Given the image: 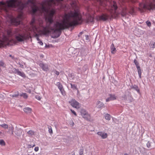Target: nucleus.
I'll list each match as a JSON object with an SVG mask.
<instances>
[{"instance_id":"obj_33","label":"nucleus","mask_w":155,"mask_h":155,"mask_svg":"<svg viewBox=\"0 0 155 155\" xmlns=\"http://www.w3.org/2000/svg\"><path fill=\"white\" fill-rule=\"evenodd\" d=\"M71 111V112H72V113L76 116H77V114L73 110H72V109H71L70 110Z\"/></svg>"},{"instance_id":"obj_24","label":"nucleus","mask_w":155,"mask_h":155,"mask_svg":"<svg viewBox=\"0 0 155 155\" xmlns=\"http://www.w3.org/2000/svg\"><path fill=\"white\" fill-rule=\"evenodd\" d=\"M48 129L49 132L50 134H52L53 133V131L51 127L50 126H48Z\"/></svg>"},{"instance_id":"obj_40","label":"nucleus","mask_w":155,"mask_h":155,"mask_svg":"<svg viewBox=\"0 0 155 155\" xmlns=\"http://www.w3.org/2000/svg\"><path fill=\"white\" fill-rule=\"evenodd\" d=\"M57 75H58L59 74V71H58L56 70L54 72Z\"/></svg>"},{"instance_id":"obj_38","label":"nucleus","mask_w":155,"mask_h":155,"mask_svg":"<svg viewBox=\"0 0 155 155\" xmlns=\"http://www.w3.org/2000/svg\"><path fill=\"white\" fill-rule=\"evenodd\" d=\"M35 150L36 152L38 151L39 150V148L38 147H35L34 149Z\"/></svg>"},{"instance_id":"obj_23","label":"nucleus","mask_w":155,"mask_h":155,"mask_svg":"<svg viewBox=\"0 0 155 155\" xmlns=\"http://www.w3.org/2000/svg\"><path fill=\"white\" fill-rule=\"evenodd\" d=\"M71 88L73 89H75L77 90V86L76 84H71Z\"/></svg>"},{"instance_id":"obj_59","label":"nucleus","mask_w":155,"mask_h":155,"mask_svg":"<svg viewBox=\"0 0 155 155\" xmlns=\"http://www.w3.org/2000/svg\"><path fill=\"white\" fill-rule=\"evenodd\" d=\"M2 133V132H0V134Z\"/></svg>"},{"instance_id":"obj_36","label":"nucleus","mask_w":155,"mask_h":155,"mask_svg":"<svg viewBox=\"0 0 155 155\" xmlns=\"http://www.w3.org/2000/svg\"><path fill=\"white\" fill-rule=\"evenodd\" d=\"M35 97L36 99H37L38 100H40L41 99L40 97L38 95L36 96Z\"/></svg>"},{"instance_id":"obj_53","label":"nucleus","mask_w":155,"mask_h":155,"mask_svg":"<svg viewBox=\"0 0 155 155\" xmlns=\"http://www.w3.org/2000/svg\"><path fill=\"white\" fill-rule=\"evenodd\" d=\"M28 92L29 93H31V91L30 90L29 91H28Z\"/></svg>"},{"instance_id":"obj_13","label":"nucleus","mask_w":155,"mask_h":155,"mask_svg":"<svg viewBox=\"0 0 155 155\" xmlns=\"http://www.w3.org/2000/svg\"><path fill=\"white\" fill-rule=\"evenodd\" d=\"M97 107L98 108L104 107V104L100 101H98L97 104Z\"/></svg>"},{"instance_id":"obj_16","label":"nucleus","mask_w":155,"mask_h":155,"mask_svg":"<svg viewBox=\"0 0 155 155\" xmlns=\"http://www.w3.org/2000/svg\"><path fill=\"white\" fill-rule=\"evenodd\" d=\"M110 48L111 53L113 54H114L115 53L114 51H115L116 48L114 47V45L113 43L111 45Z\"/></svg>"},{"instance_id":"obj_20","label":"nucleus","mask_w":155,"mask_h":155,"mask_svg":"<svg viewBox=\"0 0 155 155\" xmlns=\"http://www.w3.org/2000/svg\"><path fill=\"white\" fill-rule=\"evenodd\" d=\"M20 96L22 97L25 99H27L28 97V96L27 94L26 93H22L20 95Z\"/></svg>"},{"instance_id":"obj_8","label":"nucleus","mask_w":155,"mask_h":155,"mask_svg":"<svg viewBox=\"0 0 155 155\" xmlns=\"http://www.w3.org/2000/svg\"><path fill=\"white\" fill-rule=\"evenodd\" d=\"M80 113L82 117L86 120L90 121L91 119L90 114L84 109H82L80 111Z\"/></svg>"},{"instance_id":"obj_45","label":"nucleus","mask_w":155,"mask_h":155,"mask_svg":"<svg viewBox=\"0 0 155 155\" xmlns=\"http://www.w3.org/2000/svg\"><path fill=\"white\" fill-rule=\"evenodd\" d=\"M9 56L11 57L12 59L15 60L16 59L15 58L14 56H12L11 55H10Z\"/></svg>"},{"instance_id":"obj_58","label":"nucleus","mask_w":155,"mask_h":155,"mask_svg":"<svg viewBox=\"0 0 155 155\" xmlns=\"http://www.w3.org/2000/svg\"><path fill=\"white\" fill-rule=\"evenodd\" d=\"M36 36H37V34H36Z\"/></svg>"},{"instance_id":"obj_28","label":"nucleus","mask_w":155,"mask_h":155,"mask_svg":"<svg viewBox=\"0 0 155 155\" xmlns=\"http://www.w3.org/2000/svg\"><path fill=\"white\" fill-rule=\"evenodd\" d=\"M60 91H61V94L63 95L64 96L66 95V92L65 91L64 88L60 90Z\"/></svg>"},{"instance_id":"obj_31","label":"nucleus","mask_w":155,"mask_h":155,"mask_svg":"<svg viewBox=\"0 0 155 155\" xmlns=\"http://www.w3.org/2000/svg\"><path fill=\"white\" fill-rule=\"evenodd\" d=\"M137 70L138 73H142L141 71L140 68V66L137 67Z\"/></svg>"},{"instance_id":"obj_11","label":"nucleus","mask_w":155,"mask_h":155,"mask_svg":"<svg viewBox=\"0 0 155 155\" xmlns=\"http://www.w3.org/2000/svg\"><path fill=\"white\" fill-rule=\"evenodd\" d=\"M39 66L44 71H47L49 69L48 66L47 64L41 63L40 64Z\"/></svg>"},{"instance_id":"obj_30","label":"nucleus","mask_w":155,"mask_h":155,"mask_svg":"<svg viewBox=\"0 0 155 155\" xmlns=\"http://www.w3.org/2000/svg\"><path fill=\"white\" fill-rule=\"evenodd\" d=\"M18 95H19L18 92L17 91L16 94H14L12 95V97H17L18 96Z\"/></svg>"},{"instance_id":"obj_43","label":"nucleus","mask_w":155,"mask_h":155,"mask_svg":"<svg viewBox=\"0 0 155 155\" xmlns=\"http://www.w3.org/2000/svg\"><path fill=\"white\" fill-rule=\"evenodd\" d=\"M4 63L2 62H0V66H3Z\"/></svg>"},{"instance_id":"obj_44","label":"nucleus","mask_w":155,"mask_h":155,"mask_svg":"<svg viewBox=\"0 0 155 155\" xmlns=\"http://www.w3.org/2000/svg\"><path fill=\"white\" fill-rule=\"evenodd\" d=\"M38 43L40 44V45H43V43L41 41H38Z\"/></svg>"},{"instance_id":"obj_34","label":"nucleus","mask_w":155,"mask_h":155,"mask_svg":"<svg viewBox=\"0 0 155 155\" xmlns=\"http://www.w3.org/2000/svg\"><path fill=\"white\" fill-rule=\"evenodd\" d=\"M20 76H21L23 77H25V74L21 72H20Z\"/></svg>"},{"instance_id":"obj_32","label":"nucleus","mask_w":155,"mask_h":155,"mask_svg":"<svg viewBox=\"0 0 155 155\" xmlns=\"http://www.w3.org/2000/svg\"><path fill=\"white\" fill-rule=\"evenodd\" d=\"M84 154V150L83 149H81L80 150L79 155H83Z\"/></svg>"},{"instance_id":"obj_56","label":"nucleus","mask_w":155,"mask_h":155,"mask_svg":"<svg viewBox=\"0 0 155 155\" xmlns=\"http://www.w3.org/2000/svg\"><path fill=\"white\" fill-rule=\"evenodd\" d=\"M17 72H18V74H19V71H18Z\"/></svg>"},{"instance_id":"obj_51","label":"nucleus","mask_w":155,"mask_h":155,"mask_svg":"<svg viewBox=\"0 0 155 155\" xmlns=\"http://www.w3.org/2000/svg\"><path fill=\"white\" fill-rule=\"evenodd\" d=\"M72 126H73L74 125V123L73 121H72V124H71Z\"/></svg>"},{"instance_id":"obj_18","label":"nucleus","mask_w":155,"mask_h":155,"mask_svg":"<svg viewBox=\"0 0 155 155\" xmlns=\"http://www.w3.org/2000/svg\"><path fill=\"white\" fill-rule=\"evenodd\" d=\"M105 119L108 120H109L111 119L110 115L108 114H106L104 116Z\"/></svg>"},{"instance_id":"obj_49","label":"nucleus","mask_w":155,"mask_h":155,"mask_svg":"<svg viewBox=\"0 0 155 155\" xmlns=\"http://www.w3.org/2000/svg\"><path fill=\"white\" fill-rule=\"evenodd\" d=\"M21 15H22V13H21V11L20 10V19L21 18Z\"/></svg>"},{"instance_id":"obj_25","label":"nucleus","mask_w":155,"mask_h":155,"mask_svg":"<svg viewBox=\"0 0 155 155\" xmlns=\"http://www.w3.org/2000/svg\"><path fill=\"white\" fill-rule=\"evenodd\" d=\"M0 126L3 128L5 129H7L8 128V126L6 124H4L0 125Z\"/></svg>"},{"instance_id":"obj_46","label":"nucleus","mask_w":155,"mask_h":155,"mask_svg":"<svg viewBox=\"0 0 155 155\" xmlns=\"http://www.w3.org/2000/svg\"><path fill=\"white\" fill-rule=\"evenodd\" d=\"M99 1H100V3L101 5V6L103 5L102 2V0H99Z\"/></svg>"},{"instance_id":"obj_19","label":"nucleus","mask_w":155,"mask_h":155,"mask_svg":"<svg viewBox=\"0 0 155 155\" xmlns=\"http://www.w3.org/2000/svg\"><path fill=\"white\" fill-rule=\"evenodd\" d=\"M13 127L12 126H9L8 127V131H7V132H10V131H12V135L13 134Z\"/></svg>"},{"instance_id":"obj_42","label":"nucleus","mask_w":155,"mask_h":155,"mask_svg":"<svg viewBox=\"0 0 155 155\" xmlns=\"http://www.w3.org/2000/svg\"><path fill=\"white\" fill-rule=\"evenodd\" d=\"M35 144H34L33 146H31V145H28V148H31L33 147H35Z\"/></svg>"},{"instance_id":"obj_54","label":"nucleus","mask_w":155,"mask_h":155,"mask_svg":"<svg viewBox=\"0 0 155 155\" xmlns=\"http://www.w3.org/2000/svg\"><path fill=\"white\" fill-rule=\"evenodd\" d=\"M132 2H135V1H134L133 0H132L131 1Z\"/></svg>"},{"instance_id":"obj_7","label":"nucleus","mask_w":155,"mask_h":155,"mask_svg":"<svg viewBox=\"0 0 155 155\" xmlns=\"http://www.w3.org/2000/svg\"><path fill=\"white\" fill-rule=\"evenodd\" d=\"M112 19L111 18V14L108 15L106 13H102L101 15H98L96 16V19L97 21H105L107 20L108 19Z\"/></svg>"},{"instance_id":"obj_29","label":"nucleus","mask_w":155,"mask_h":155,"mask_svg":"<svg viewBox=\"0 0 155 155\" xmlns=\"http://www.w3.org/2000/svg\"><path fill=\"white\" fill-rule=\"evenodd\" d=\"M146 23L147 26L149 27H150L151 25V23L149 21H146Z\"/></svg>"},{"instance_id":"obj_47","label":"nucleus","mask_w":155,"mask_h":155,"mask_svg":"<svg viewBox=\"0 0 155 155\" xmlns=\"http://www.w3.org/2000/svg\"><path fill=\"white\" fill-rule=\"evenodd\" d=\"M83 33V32H81L80 33L79 35H78V37H80V35H81Z\"/></svg>"},{"instance_id":"obj_17","label":"nucleus","mask_w":155,"mask_h":155,"mask_svg":"<svg viewBox=\"0 0 155 155\" xmlns=\"http://www.w3.org/2000/svg\"><path fill=\"white\" fill-rule=\"evenodd\" d=\"M109 96L111 101L115 100L117 99V97L115 95L110 94Z\"/></svg>"},{"instance_id":"obj_48","label":"nucleus","mask_w":155,"mask_h":155,"mask_svg":"<svg viewBox=\"0 0 155 155\" xmlns=\"http://www.w3.org/2000/svg\"><path fill=\"white\" fill-rule=\"evenodd\" d=\"M141 74H142V73H138L139 77L140 78H141Z\"/></svg>"},{"instance_id":"obj_52","label":"nucleus","mask_w":155,"mask_h":155,"mask_svg":"<svg viewBox=\"0 0 155 155\" xmlns=\"http://www.w3.org/2000/svg\"><path fill=\"white\" fill-rule=\"evenodd\" d=\"M124 155H128V154L127 153H124Z\"/></svg>"},{"instance_id":"obj_21","label":"nucleus","mask_w":155,"mask_h":155,"mask_svg":"<svg viewBox=\"0 0 155 155\" xmlns=\"http://www.w3.org/2000/svg\"><path fill=\"white\" fill-rule=\"evenodd\" d=\"M57 84L58 87L60 90L63 89L62 85L60 83L58 82Z\"/></svg>"},{"instance_id":"obj_4","label":"nucleus","mask_w":155,"mask_h":155,"mask_svg":"<svg viewBox=\"0 0 155 155\" xmlns=\"http://www.w3.org/2000/svg\"><path fill=\"white\" fill-rule=\"evenodd\" d=\"M6 33V35L3 34H0V41L2 44L11 45L19 41V34L18 33L13 35L12 31L8 30Z\"/></svg>"},{"instance_id":"obj_12","label":"nucleus","mask_w":155,"mask_h":155,"mask_svg":"<svg viewBox=\"0 0 155 155\" xmlns=\"http://www.w3.org/2000/svg\"><path fill=\"white\" fill-rule=\"evenodd\" d=\"M23 110L27 114H30L32 113V109L28 107H26L23 109Z\"/></svg>"},{"instance_id":"obj_15","label":"nucleus","mask_w":155,"mask_h":155,"mask_svg":"<svg viewBox=\"0 0 155 155\" xmlns=\"http://www.w3.org/2000/svg\"><path fill=\"white\" fill-rule=\"evenodd\" d=\"M28 37V35L27 36H22L20 35V42L23 41L24 40H26L27 39Z\"/></svg>"},{"instance_id":"obj_41","label":"nucleus","mask_w":155,"mask_h":155,"mask_svg":"<svg viewBox=\"0 0 155 155\" xmlns=\"http://www.w3.org/2000/svg\"><path fill=\"white\" fill-rule=\"evenodd\" d=\"M111 101V99H110V97H109L107 98L106 99V102H108L110 101Z\"/></svg>"},{"instance_id":"obj_2","label":"nucleus","mask_w":155,"mask_h":155,"mask_svg":"<svg viewBox=\"0 0 155 155\" xmlns=\"http://www.w3.org/2000/svg\"><path fill=\"white\" fill-rule=\"evenodd\" d=\"M12 10L17 12L18 15L16 18H11V22L12 25L17 26L19 24V0H8L6 2H0V11L2 14L10 17Z\"/></svg>"},{"instance_id":"obj_5","label":"nucleus","mask_w":155,"mask_h":155,"mask_svg":"<svg viewBox=\"0 0 155 155\" xmlns=\"http://www.w3.org/2000/svg\"><path fill=\"white\" fill-rule=\"evenodd\" d=\"M138 10L142 12L147 10H150L155 8V4L151 0H143V2L139 4Z\"/></svg>"},{"instance_id":"obj_3","label":"nucleus","mask_w":155,"mask_h":155,"mask_svg":"<svg viewBox=\"0 0 155 155\" xmlns=\"http://www.w3.org/2000/svg\"><path fill=\"white\" fill-rule=\"evenodd\" d=\"M127 0H122L120 1L121 4H120L122 8V11L120 12L117 10L118 6L116 2L114 1L111 2L110 3V6L107 9V10L111 14V18H115L117 17L120 14L122 16H125L127 14L128 10L126 7L123 6L124 5V3L127 2Z\"/></svg>"},{"instance_id":"obj_10","label":"nucleus","mask_w":155,"mask_h":155,"mask_svg":"<svg viewBox=\"0 0 155 155\" xmlns=\"http://www.w3.org/2000/svg\"><path fill=\"white\" fill-rule=\"evenodd\" d=\"M97 134L98 135L101 136L103 139L106 138L108 136L107 133L103 131H99L97 132Z\"/></svg>"},{"instance_id":"obj_26","label":"nucleus","mask_w":155,"mask_h":155,"mask_svg":"<svg viewBox=\"0 0 155 155\" xmlns=\"http://www.w3.org/2000/svg\"><path fill=\"white\" fill-rule=\"evenodd\" d=\"M129 12L131 14H133L134 12V8L133 7H131L130 8V10L129 11Z\"/></svg>"},{"instance_id":"obj_9","label":"nucleus","mask_w":155,"mask_h":155,"mask_svg":"<svg viewBox=\"0 0 155 155\" xmlns=\"http://www.w3.org/2000/svg\"><path fill=\"white\" fill-rule=\"evenodd\" d=\"M69 103L72 107L77 109H79L81 107L80 104L74 99L69 101Z\"/></svg>"},{"instance_id":"obj_35","label":"nucleus","mask_w":155,"mask_h":155,"mask_svg":"<svg viewBox=\"0 0 155 155\" xmlns=\"http://www.w3.org/2000/svg\"><path fill=\"white\" fill-rule=\"evenodd\" d=\"M147 147L148 148H150L151 146L150 143L149 142L147 143Z\"/></svg>"},{"instance_id":"obj_55","label":"nucleus","mask_w":155,"mask_h":155,"mask_svg":"<svg viewBox=\"0 0 155 155\" xmlns=\"http://www.w3.org/2000/svg\"><path fill=\"white\" fill-rule=\"evenodd\" d=\"M15 134H16L17 135V136H18L19 135H18V134H17L16 133H15Z\"/></svg>"},{"instance_id":"obj_14","label":"nucleus","mask_w":155,"mask_h":155,"mask_svg":"<svg viewBox=\"0 0 155 155\" xmlns=\"http://www.w3.org/2000/svg\"><path fill=\"white\" fill-rule=\"evenodd\" d=\"M27 134L29 136L31 137L35 135V132L34 131L30 130L27 132Z\"/></svg>"},{"instance_id":"obj_39","label":"nucleus","mask_w":155,"mask_h":155,"mask_svg":"<svg viewBox=\"0 0 155 155\" xmlns=\"http://www.w3.org/2000/svg\"><path fill=\"white\" fill-rule=\"evenodd\" d=\"M4 96L2 94H0V100H2L3 99Z\"/></svg>"},{"instance_id":"obj_22","label":"nucleus","mask_w":155,"mask_h":155,"mask_svg":"<svg viewBox=\"0 0 155 155\" xmlns=\"http://www.w3.org/2000/svg\"><path fill=\"white\" fill-rule=\"evenodd\" d=\"M0 145L2 146H4L5 145V142L3 140H0Z\"/></svg>"},{"instance_id":"obj_1","label":"nucleus","mask_w":155,"mask_h":155,"mask_svg":"<svg viewBox=\"0 0 155 155\" xmlns=\"http://www.w3.org/2000/svg\"><path fill=\"white\" fill-rule=\"evenodd\" d=\"M71 5L73 11L65 14L61 22H56L53 27L50 25L53 22V18L55 11L54 9L50 10L53 5L61 4L63 0H45L40 4L41 6L40 11L41 14L44 13L47 24L44 27L43 25V21L41 19L36 20L34 17L30 23L28 30L35 33L45 35L50 32L49 29L54 31H59L65 29L74 27L82 24L83 21L77 0H72Z\"/></svg>"},{"instance_id":"obj_57","label":"nucleus","mask_w":155,"mask_h":155,"mask_svg":"<svg viewBox=\"0 0 155 155\" xmlns=\"http://www.w3.org/2000/svg\"><path fill=\"white\" fill-rule=\"evenodd\" d=\"M20 24L21 23V21H20Z\"/></svg>"},{"instance_id":"obj_37","label":"nucleus","mask_w":155,"mask_h":155,"mask_svg":"<svg viewBox=\"0 0 155 155\" xmlns=\"http://www.w3.org/2000/svg\"><path fill=\"white\" fill-rule=\"evenodd\" d=\"M134 88L137 91V92H138V93L139 92L140 90L137 86H136V87H134Z\"/></svg>"},{"instance_id":"obj_6","label":"nucleus","mask_w":155,"mask_h":155,"mask_svg":"<svg viewBox=\"0 0 155 155\" xmlns=\"http://www.w3.org/2000/svg\"><path fill=\"white\" fill-rule=\"evenodd\" d=\"M30 6L31 8V12L32 14H34L37 11L38 8L36 5V0H28L26 2L24 5L21 4V2L20 0V10L22 9V7L24 8L25 7Z\"/></svg>"},{"instance_id":"obj_50","label":"nucleus","mask_w":155,"mask_h":155,"mask_svg":"<svg viewBox=\"0 0 155 155\" xmlns=\"http://www.w3.org/2000/svg\"><path fill=\"white\" fill-rule=\"evenodd\" d=\"M37 41H41L40 40L39 38L38 37H37Z\"/></svg>"},{"instance_id":"obj_27","label":"nucleus","mask_w":155,"mask_h":155,"mask_svg":"<svg viewBox=\"0 0 155 155\" xmlns=\"http://www.w3.org/2000/svg\"><path fill=\"white\" fill-rule=\"evenodd\" d=\"M134 63L136 65V68L140 66L139 63L136 59L134 60Z\"/></svg>"}]
</instances>
